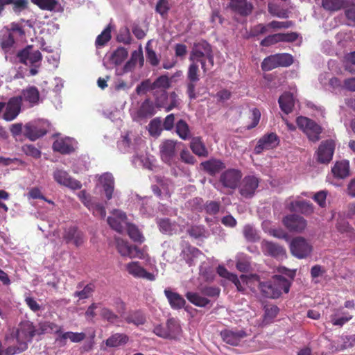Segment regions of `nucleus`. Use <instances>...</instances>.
<instances>
[{"label": "nucleus", "mask_w": 355, "mask_h": 355, "mask_svg": "<svg viewBox=\"0 0 355 355\" xmlns=\"http://www.w3.org/2000/svg\"><path fill=\"white\" fill-rule=\"evenodd\" d=\"M40 336L38 325L33 322L24 320L21 321L17 327L10 334V342L16 340V345H13L18 354L26 351L28 343L33 341L35 336Z\"/></svg>", "instance_id": "obj_1"}, {"label": "nucleus", "mask_w": 355, "mask_h": 355, "mask_svg": "<svg viewBox=\"0 0 355 355\" xmlns=\"http://www.w3.org/2000/svg\"><path fill=\"white\" fill-rule=\"evenodd\" d=\"M291 282L282 275H274L272 279L259 283L261 294L268 298H278L282 291L287 293L289 291Z\"/></svg>", "instance_id": "obj_2"}, {"label": "nucleus", "mask_w": 355, "mask_h": 355, "mask_svg": "<svg viewBox=\"0 0 355 355\" xmlns=\"http://www.w3.org/2000/svg\"><path fill=\"white\" fill-rule=\"evenodd\" d=\"M220 293V289L217 286H206L200 288V293L187 292V299L193 305L198 307H206L211 301L207 297L217 298Z\"/></svg>", "instance_id": "obj_3"}, {"label": "nucleus", "mask_w": 355, "mask_h": 355, "mask_svg": "<svg viewBox=\"0 0 355 355\" xmlns=\"http://www.w3.org/2000/svg\"><path fill=\"white\" fill-rule=\"evenodd\" d=\"M296 123L310 141L316 142L320 139L322 128L313 119L300 116L297 118Z\"/></svg>", "instance_id": "obj_4"}, {"label": "nucleus", "mask_w": 355, "mask_h": 355, "mask_svg": "<svg viewBox=\"0 0 355 355\" xmlns=\"http://www.w3.org/2000/svg\"><path fill=\"white\" fill-rule=\"evenodd\" d=\"M293 63V58L289 53H276L263 59L261 64L264 71H271L277 67H287Z\"/></svg>", "instance_id": "obj_5"}, {"label": "nucleus", "mask_w": 355, "mask_h": 355, "mask_svg": "<svg viewBox=\"0 0 355 355\" xmlns=\"http://www.w3.org/2000/svg\"><path fill=\"white\" fill-rule=\"evenodd\" d=\"M212 51L211 46L207 41L202 40L194 42L189 55V61H198L200 63L201 68L205 73L207 71L206 68L205 56Z\"/></svg>", "instance_id": "obj_6"}, {"label": "nucleus", "mask_w": 355, "mask_h": 355, "mask_svg": "<svg viewBox=\"0 0 355 355\" xmlns=\"http://www.w3.org/2000/svg\"><path fill=\"white\" fill-rule=\"evenodd\" d=\"M289 248L291 254L299 259L309 257L313 251L312 245L302 236L293 238L290 242Z\"/></svg>", "instance_id": "obj_7"}, {"label": "nucleus", "mask_w": 355, "mask_h": 355, "mask_svg": "<svg viewBox=\"0 0 355 355\" xmlns=\"http://www.w3.org/2000/svg\"><path fill=\"white\" fill-rule=\"evenodd\" d=\"M189 65L187 78L188 83L187 85V93L190 100H193L197 98L196 94V83L200 80V69L198 61H190Z\"/></svg>", "instance_id": "obj_8"}, {"label": "nucleus", "mask_w": 355, "mask_h": 355, "mask_svg": "<svg viewBox=\"0 0 355 355\" xmlns=\"http://www.w3.org/2000/svg\"><path fill=\"white\" fill-rule=\"evenodd\" d=\"M284 227L290 232L302 233L307 227V220L296 214H288L282 219Z\"/></svg>", "instance_id": "obj_9"}, {"label": "nucleus", "mask_w": 355, "mask_h": 355, "mask_svg": "<svg viewBox=\"0 0 355 355\" xmlns=\"http://www.w3.org/2000/svg\"><path fill=\"white\" fill-rule=\"evenodd\" d=\"M241 178L242 173L240 170L229 168L220 174L219 182L225 188L235 189L241 182Z\"/></svg>", "instance_id": "obj_10"}, {"label": "nucleus", "mask_w": 355, "mask_h": 355, "mask_svg": "<svg viewBox=\"0 0 355 355\" xmlns=\"http://www.w3.org/2000/svg\"><path fill=\"white\" fill-rule=\"evenodd\" d=\"M279 138L276 133L265 134L258 140L254 148V153L259 155L264 150L274 149L279 146Z\"/></svg>", "instance_id": "obj_11"}, {"label": "nucleus", "mask_w": 355, "mask_h": 355, "mask_svg": "<svg viewBox=\"0 0 355 355\" xmlns=\"http://www.w3.org/2000/svg\"><path fill=\"white\" fill-rule=\"evenodd\" d=\"M116 243L117 251L122 257H128L130 259L144 258V250L139 249L137 246L129 245L127 241L121 239H117Z\"/></svg>", "instance_id": "obj_12"}, {"label": "nucleus", "mask_w": 355, "mask_h": 355, "mask_svg": "<svg viewBox=\"0 0 355 355\" xmlns=\"http://www.w3.org/2000/svg\"><path fill=\"white\" fill-rule=\"evenodd\" d=\"M22 105L21 96H14L10 98L6 103L5 111L2 118L6 121H13L17 118L21 112Z\"/></svg>", "instance_id": "obj_13"}, {"label": "nucleus", "mask_w": 355, "mask_h": 355, "mask_svg": "<svg viewBox=\"0 0 355 355\" xmlns=\"http://www.w3.org/2000/svg\"><path fill=\"white\" fill-rule=\"evenodd\" d=\"M177 141L165 139L159 145V153L162 160L166 164L171 166L176 155Z\"/></svg>", "instance_id": "obj_14"}, {"label": "nucleus", "mask_w": 355, "mask_h": 355, "mask_svg": "<svg viewBox=\"0 0 355 355\" xmlns=\"http://www.w3.org/2000/svg\"><path fill=\"white\" fill-rule=\"evenodd\" d=\"M335 150V142L332 139L325 140L320 144L317 151V160L321 164H327L332 159Z\"/></svg>", "instance_id": "obj_15"}, {"label": "nucleus", "mask_w": 355, "mask_h": 355, "mask_svg": "<svg viewBox=\"0 0 355 355\" xmlns=\"http://www.w3.org/2000/svg\"><path fill=\"white\" fill-rule=\"evenodd\" d=\"M17 57L21 63L27 64L28 61L31 65H35L40 62L42 59V53L40 51H33V46L28 45L17 53Z\"/></svg>", "instance_id": "obj_16"}, {"label": "nucleus", "mask_w": 355, "mask_h": 355, "mask_svg": "<svg viewBox=\"0 0 355 355\" xmlns=\"http://www.w3.org/2000/svg\"><path fill=\"white\" fill-rule=\"evenodd\" d=\"M220 336L225 343L232 346H238L242 339L247 336V334L243 329H225L220 331Z\"/></svg>", "instance_id": "obj_17"}, {"label": "nucleus", "mask_w": 355, "mask_h": 355, "mask_svg": "<svg viewBox=\"0 0 355 355\" xmlns=\"http://www.w3.org/2000/svg\"><path fill=\"white\" fill-rule=\"evenodd\" d=\"M259 186L258 179L253 175L245 176L241 182L239 193L245 198H252Z\"/></svg>", "instance_id": "obj_18"}, {"label": "nucleus", "mask_w": 355, "mask_h": 355, "mask_svg": "<svg viewBox=\"0 0 355 355\" xmlns=\"http://www.w3.org/2000/svg\"><path fill=\"white\" fill-rule=\"evenodd\" d=\"M128 272L135 278L144 279L148 281H154V274L148 272L143 268L139 261H132L126 265Z\"/></svg>", "instance_id": "obj_19"}, {"label": "nucleus", "mask_w": 355, "mask_h": 355, "mask_svg": "<svg viewBox=\"0 0 355 355\" xmlns=\"http://www.w3.org/2000/svg\"><path fill=\"white\" fill-rule=\"evenodd\" d=\"M24 136L31 141H35L47 132L46 128L41 122L28 123L24 126Z\"/></svg>", "instance_id": "obj_20"}, {"label": "nucleus", "mask_w": 355, "mask_h": 355, "mask_svg": "<svg viewBox=\"0 0 355 355\" xmlns=\"http://www.w3.org/2000/svg\"><path fill=\"white\" fill-rule=\"evenodd\" d=\"M53 178L58 184L73 189H79L82 187L79 181L71 178L69 173L64 170L56 169L53 172Z\"/></svg>", "instance_id": "obj_21"}, {"label": "nucleus", "mask_w": 355, "mask_h": 355, "mask_svg": "<svg viewBox=\"0 0 355 355\" xmlns=\"http://www.w3.org/2000/svg\"><path fill=\"white\" fill-rule=\"evenodd\" d=\"M261 248L265 255L275 258H282L286 256L285 248L274 242L263 240L261 243Z\"/></svg>", "instance_id": "obj_22"}, {"label": "nucleus", "mask_w": 355, "mask_h": 355, "mask_svg": "<svg viewBox=\"0 0 355 355\" xmlns=\"http://www.w3.org/2000/svg\"><path fill=\"white\" fill-rule=\"evenodd\" d=\"M63 239L66 243H72L76 247L80 246L85 241L83 233L75 226H71L64 230Z\"/></svg>", "instance_id": "obj_23"}, {"label": "nucleus", "mask_w": 355, "mask_h": 355, "mask_svg": "<svg viewBox=\"0 0 355 355\" xmlns=\"http://www.w3.org/2000/svg\"><path fill=\"white\" fill-rule=\"evenodd\" d=\"M200 167L206 173L214 176L225 168V163L218 159L211 158L200 163Z\"/></svg>", "instance_id": "obj_24"}, {"label": "nucleus", "mask_w": 355, "mask_h": 355, "mask_svg": "<svg viewBox=\"0 0 355 355\" xmlns=\"http://www.w3.org/2000/svg\"><path fill=\"white\" fill-rule=\"evenodd\" d=\"M228 8L241 16H248L252 13L253 5L247 0H232Z\"/></svg>", "instance_id": "obj_25"}, {"label": "nucleus", "mask_w": 355, "mask_h": 355, "mask_svg": "<svg viewBox=\"0 0 355 355\" xmlns=\"http://www.w3.org/2000/svg\"><path fill=\"white\" fill-rule=\"evenodd\" d=\"M164 293L172 309L180 310L184 308L187 302L180 294L169 288H165Z\"/></svg>", "instance_id": "obj_26"}, {"label": "nucleus", "mask_w": 355, "mask_h": 355, "mask_svg": "<svg viewBox=\"0 0 355 355\" xmlns=\"http://www.w3.org/2000/svg\"><path fill=\"white\" fill-rule=\"evenodd\" d=\"M183 259L189 266H193L196 263V259L202 255V252L197 248L191 245H187L182 251Z\"/></svg>", "instance_id": "obj_27"}, {"label": "nucleus", "mask_w": 355, "mask_h": 355, "mask_svg": "<svg viewBox=\"0 0 355 355\" xmlns=\"http://www.w3.org/2000/svg\"><path fill=\"white\" fill-rule=\"evenodd\" d=\"M53 150L62 155L69 154L74 150L71 141L69 138H60L56 139L52 146Z\"/></svg>", "instance_id": "obj_28"}, {"label": "nucleus", "mask_w": 355, "mask_h": 355, "mask_svg": "<svg viewBox=\"0 0 355 355\" xmlns=\"http://www.w3.org/2000/svg\"><path fill=\"white\" fill-rule=\"evenodd\" d=\"M190 148L192 152L198 157H207L209 151L202 138L200 137H193L190 143Z\"/></svg>", "instance_id": "obj_29"}, {"label": "nucleus", "mask_w": 355, "mask_h": 355, "mask_svg": "<svg viewBox=\"0 0 355 355\" xmlns=\"http://www.w3.org/2000/svg\"><path fill=\"white\" fill-rule=\"evenodd\" d=\"M166 330L168 339L175 340L180 336L182 332L179 322L173 318L167 320Z\"/></svg>", "instance_id": "obj_30"}, {"label": "nucleus", "mask_w": 355, "mask_h": 355, "mask_svg": "<svg viewBox=\"0 0 355 355\" xmlns=\"http://www.w3.org/2000/svg\"><path fill=\"white\" fill-rule=\"evenodd\" d=\"M156 112L155 105L149 99H146L137 110V116L140 119L153 116Z\"/></svg>", "instance_id": "obj_31"}, {"label": "nucleus", "mask_w": 355, "mask_h": 355, "mask_svg": "<svg viewBox=\"0 0 355 355\" xmlns=\"http://www.w3.org/2000/svg\"><path fill=\"white\" fill-rule=\"evenodd\" d=\"M331 171L334 175L340 179H344L349 175V162L347 160L336 162Z\"/></svg>", "instance_id": "obj_32"}, {"label": "nucleus", "mask_w": 355, "mask_h": 355, "mask_svg": "<svg viewBox=\"0 0 355 355\" xmlns=\"http://www.w3.org/2000/svg\"><path fill=\"white\" fill-rule=\"evenodd\" d=\"M278 103L279 104V107H280L281 110L285 114H288L292 112L295 103H294L293 96L291 93H290V92L284 93L279 98Z\"/></svg>", "instance_id": "obj_33"}, {"label": "nucleus", "mask_w": 355, "mask_h": 355, "mask_svg": "<svg viewBox=\"0 0 355 355\" xmlns=\"http://www.w3.org/2000/svg\"><path fill=\"white\" fill-rule=\"evenodd\" d=\"M124 321L128 324H133L136 326L144 324L146 321V318L144 313L139 311H131L124 316Z\"/></svg>", "instance_id": "obj_34"}, {"label": "nucleus", "mask_w": 355, "mask_h": 355, "mask_svg": "<svg viewBox=\"0 0 355 355\" xmlns=\"http://www.w3.org/2000/svg\"><path fill=\"white\" fill-rule=\"evenodd\" d=\"M128 340L129 338L126 334L116 333L105 340V345L109 347H117L125 345Z\"/></svg>", "instance_id": "obj_35"}, {"label": "nucleus", "mask_w": 355, "mask_h": 355, "mask_svg": "<svg viewBox=\"0 0 355 355\" xmlns=\"http://www.w3.org/2000/svg\"><path fill=\"white\" fill-rule=\"evenodd\" d=\"M77 288L79 289L83 288V289L76 291L73 293V296L78 297L79 300H85L92 295L95 290V285L93 283H89L84 286L83 282H80L78 284Z\"/></svg>", "instance_id": "obj_36"}, {"label": "nucleus", "mask_w": 355, "mask_h": 355, "mask_svg": "<svg viewBox=\"0 0 355 355\" xmlns=\"http://www.w3.org/2000/svg\"><path fill=\"white\" fill-rule=\"evenodd\" d=\"M40 336L45 334H60L62 327L54 322L44 321L38 323Z\"/></svg>", "instance_id": "obj_37"}, {"label": "nucleus", "mask_w": 355, "mask_h": 355, "mask_svg": "<svg viewBox=\"0 0 355 355\" xmlns=\"http://www.w3.org/2000/svg\"><path fill=\"white\" fill-rule=\"evenodd\" d=\"M175 132L182 140H187L191 136L189 126L183 119H180L176 123Z\"/></svg>", "instance_id": "obj_38"}, {"label": "nucleus", "mask_w": 355, "mask_h": 355, "mask_svg": "<svg viewBox=\"0 0 355 355\" xmlns=\"http://www.w3.org/2000/svg\"><path fill=\"white\" fill-rule=\"evenodd\" d=\"M24 99L31 104H37L40 99V92L35 86H30L22 92Z\"/></svg>", "instance_id": "obj_39"}, {"label": "nucleus", "mask_w": 355, "mask_h": 355, "mask_svg": "<svg viewBox=\"0 0 355 355\" xmlns=\"http://www.w3.org/2000/svg\"><path fill=\"white\" fill-rule=\"evenodd\" d=\"M295 209L306 216L311 215L314 211V207L311 202L306 200H297L292 203Z\"/></svg>", "instance_id": "obj_40"}, {"label": "nucleus", "mask_w": 355, "mask_h": 355, "mask_svg": "<svg viewBox=\"0 0 355 355\" xmlns=\"http://www.w3.org/2000/svg\"><path fill=\"white\" fill-rule=\"evenodd\" d=\"M355 346V335L351 336H342L337 344L336 351H343L345 349Z\"/></svg>", "instance_id": "obj_41"}, {"label": "nucleus", "mask_w": 355, "mask_h": 355, "mask_svg": "<svg viewBox=\"0 0 355 355\" xmlns=\"http://www.w3.org/2000/svg\"><path fill=\"white\" fill-rule=\"evenodd\" d=\"M85 338V334L83 332L81 333H74L71 331L65 332L61 334L60 335V338L57 340L62 343L64 345L65 344V340L67 339H69L73 343H79L83 340Z\"/></svg>", "instance_id": "obj_42"}, {"label": "nucleus", "mask_w": 355, "mask_h": 355, "mask_svg": "<svg viewBox=\"0 0 355 355\" xmlns=\"http://www.w3.org/2000/svg\"><path fill=\"white\" fill-rule=\"evenodd\" d=\"M128 53L124 47L117 48L111 55L110 60L116 66L120 65L128 57Z\"/></svg>", "instance_id": "obj_43"}, {"label": "nucleus", "mask_w": 355, "mask_h": 355, "mask_svg": "<svg viewBox=\"0 0 355 355\" xmlns=\"http://www.w3.org/2000/svg\"><path fill=\"white\" fill-rule=\"evenodd\" d=\"M101 318L110 324H114L119 320V316L109 308L103 307L100 311Z\"/></svg>", "instance_id": "obj_44"}, {"label": "nucleus", "mask_w": 355, "mask_h": 355, "mask_svg": "<svg viewBox=\"0 0 355 355\" xmlns=\"http://www.w3.org/2000/svg\"><path fill=\"white\" fill-rule=\"evenodd\" d=\"M114 184V179L111 175H107L103 178V187L107 200L112 198Z\"/></svg>", "instance_id": "obj_45"}, {"label": "nucleus", "mask_w": 355, "mask_h": 355, "mask_svg": "<svg viewBox=\"0 0 355 355\" xmlns=\"http://www.w3.org/2000/svg\"><path fill=\"white\" fill-rule=\"evenodd\" d=\"M31 2L40 9L49 11L53 10L58 4L57 0H31Z\"/></svg>", "instance_id": "obj_46"}, {"label": "nucleus", "mask_w": 355, "mask_h": 355, "mask_svg": "<svg viewBox=\"0 0 355 355\" xmlns=\"http://www.w3.org/2000/svg\"><path fill=\"white\" fill-rule=\"evenodd\" d=\"M268 12L274 16L282 19H286L288 17V11L286 9H280L276 4L268 3Z\"/></svg>", "instance_id": "obj_47"}, {"label": "nucleus", "mask_w": 355, "mask_h": 355, "mask_svg": "<svg viewBox=\"0 0 355 355\" xmlns=\"http://www.w3.org/2000/svg\"><path fill=\"white\" fill-rule=\"evenodd\" d=\"M171 86V81L168 77L166 75H162L159 76L153 83V89H162V90H166Z\"/></svg>", "instance_id": "obj_48"}, {"label": "nucleus", "mask_w": 355, "mask_h": 355, "mask_svg": "<svg viewBox=\"0 0 355 355\" xmlns=\"http://www.w3.org/2000/svg\"><path fill=\"white\" fill-rule=\"evenodd\" d=\"M127 231L129 236L134 241L139 243H143L144 241V236L141 234L136 225L128 224Z\"/></svg>", "instance_id": "obj_49"}, {"label": "nucleus", "mask_w": 355, "mask_h": 355, "mask_svg": "<svg viewBox=\"0 0 355 355\" xmlns=\"http://www.w3.org/2000/svg\"><path fill=\"white\" fill-rule=\"evenodd\" d=\"M111 29L108 26L96 37L95 44L96 46H103L111 39Z\"/></svg>", "instance_id": "obj_50"}, {"label": "nucleus", "mask_w": 355, "mask_h": 355, "mask_svg": "<svg viewBox=\"0 0 355 355\" xmlns=\"http://www.w3.org/2000/svg\"><path fill=\"white\" fill-rule=\"evenodd\" d=\"M15 42L12 33L10 32H7L3 34L0 37L1 46L5 51H8V49L11 48L14 45Z\"/></svg>", "instance_id": "obj_51"}, {"label": "nucleus", "mask_w": 355, "mask_h": 355, "mask_svg": "<svg viewBox=\"0 0 355 355\" xmlns=\"http://www.w3.org/2000/svg\"><path fill=\"white\" fill-rule=\"evenodd\" d=\"M243 235L245 239L250 242H255L259 239L256 230L250 225H246L243 227Z\"/></svg>", "instance_id": "obj_52"}, {"label": "nucleus", "mask_w": 355, "mask_h": 355, "mask_svg": "<svg viewBox=\"0 0 355 355\" xmlns=\"http://www.w3.org/2000/svg\"><path fill=\"white\" fill-rule=\"evenodd\" d=\"M155 105L157 107H164L166 109V101L168 100V93L166 90H161L155 93Z\"/></svg>", "instance_id": "obj_53"}, {"label": "nucleus", "mask_w": 355, "mask_h": 355, "mask_svg": "<svg viewBox=\"0 0 355 355\" xmlns=\"http://www.w3.org/2000/svg\"><path fill=\"white\" fill-rule=\"evenodd\" d=\"M148 132L152 136H159L161 134V121L159 118H155L150 121L148 125Z\"/></svg>", "instance_id": "obj_54"}, {"label": "nucleus", "mask_w": 355, "mask_h": 355, "mask_svg": "<svg viewBox=\"0 0 355 355\" xmlns=\"http://www.w3.org/2000/svg\"><path fill=\"white\" fill-rule=\"evenodd\" d=\"M21 149L26 155L31 156L35 159H39L41 157V151L32 144H24Z\"/></svg>", "instance_id": "obj_55"}, {"label": "nucleus", "mask_w": 355, "mask_h": 355, "mask_svg": "<svg viewBox=\"0 0 355 355\" xmlns=\"http://www.w3.org/2000/svg\"><path fill=\"white\" fill-rule=\"evenodd\" d=\"M268 28H270L268 24H258L250 28V35L252 37H257L268 33Z\"/></svg>", "instance_id": "obj_56"}, {"label": "nucleus", "mask_w": 355, "mask_h": 355, "mask_svg": "<svg viewBox=\"0 0 355 355\" xmlns=\"http://www.w3.org/2000/svg\"><path fill=\"white\" fill-rule=\"evenodd\" d=\"M280 42L279 33L269 35L260 42V46L268 47Z\"/></svg>", "instance_id": "obj_57"}, {"label": "nucleus", "mask_w": 355, "mask_h": 355, "mask_svg": "<svg viewBox=\"0 0 355 355\" xmlns=\"http://www.w3.org/2000/svg\"><path fill=\"white\" fill-rule=\"evenodd\" d=\"M117 41L127 45L131 44L132 37L128 28H125L120 31V33L117 36Z\"/></svg>", "instance_id": "obj_58"}, {"label": "nucleus", "mask_w": 355, "mask_h": 355, "mask_svg": "<svg viewBox=\"0 0 355 355\" xmlns=\"http://www.w3.org/2000/svg\"><path fill=\"white\" fill-rule=\"evenodd\" d=\"M279 312V308L275 305L265 306L264 318L266 320H271L275 318Z\"/></svg>", "instance_id": "obj_59"}, {"label": "nucleus", "mask_w": 355, "mask_h": 355, "mask_svg": "<svg viewBox=\"0 0 355 355\" xmlns=\"http://www.w3.org/2000/svg\"><path fill=\"white\" fill-rule=\"evenodd\" d=\"M205 210L209 215H216L220 210V203L216 201H207L205 205Z\"/></svg>", "instance_id": "obj_60"}, {"label": "nucleus", "mask_w": 355, "mask_h": 355, "mask_svg": "<svg viewBox=\"0 0 355 355\" xmlns=\"http://www.w3.org/2000/svg\"><path fill=\"white\" fill-rule=\"evenodd\" d=\"M293 26V22L292 21H279L274 20L268 23V26L270 28H272L275 31L282 28H288Z\"/></svg>", "instance_id": "obj_61"}, {"label": "nucleus", "mask_w": 355, "mask_h": 355, "mask_svg": "<svg viewBox=\"0 0 355 355\" xmlns=\"http://www.w3.org/2000/svg\"><path fill=\"white\" fill-rule=\"evenodd\" d=\"M170 8L167 0H158L156 6L155 11L162 17L167 15Z\"/></svg>", "instance_id": "obj_62"}, {"label": "nucleus", "mask_w": 355, "mask_h": 355, "mask_svg": "<svg viewBox=\"0 0 355 355\" xmlns=\"http://www.w3.org/2000/svg\"><path fill=\"white\" fill-rule=\"evenodd\" d=\"M92 207L88 208L96 216L103 218L105 217L106 211L105 207L100 203H92Z\"/></svg>", "instance_id": "obj_63"}, {"label": "nucleus", "mask_w": 355, "mask_h": 355, "mask_svg": "<svg viewBox=\"0 0 355 355\" xmlns=\"http://www.w3.org/2000/svg\"><path fill=\"white\" fill-rule=\"evenodd\" d=\"M149 90H154L152 87V83L150 80H146L142 81L136 87V92L137 94H145Z\"/></svg>", "instance_id": "obj_64"}]
</instances>
